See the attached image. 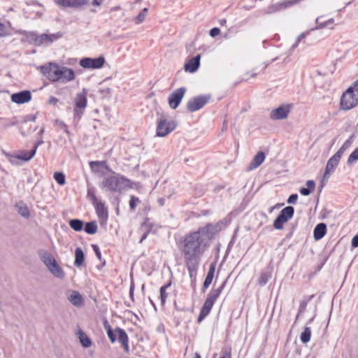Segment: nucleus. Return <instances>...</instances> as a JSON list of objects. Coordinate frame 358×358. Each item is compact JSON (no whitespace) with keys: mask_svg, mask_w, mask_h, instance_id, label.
<instances>
[{"mask_svg":"<svg viewBox=\"0 0 358 358\" xmlns=\"http://www.w3.org/2000/svg\"><path fill=\"white\" fill-rule=\"evenodd\" d=\"M206 248L204 238L196 231L187 236L184 239L182 250L190 277L196 271L200 257Z\"/></svg>","mask_w":358,"mask_h":358,"instance_id":"nucleus-1","label":"nucleus"},{"mask_svg":"<svg viewBox=\"0 0 358 358\" xmlns=\"http://www.w3.org/2000/svg\"><path fill=\"white\" fill-rule=\"evenodd\" d=\"M132 185L129 180L115 173L106 176L102 182L103 188L117 192L131 189L133 187Z\"/></svg>","mask_w":358,"mask_h":358,"instance_id":"nucleus-2","label":"nucleus"},{"mask_svg":"<svg viewBox=\"0 0 358 358\" xmlns=\"http://www.w3.org/2000/svg\"><path fill=\"white\" fill-rule=\"evenodd\" d=\"M40 260L45 264L49 272L58 279H64L65 273L62 268L58 264L55 258L48 251L41 250L38 251Z\"/></svg>","mask_w":358,"mask_h":358,"instance_id":"nucleus-3","label":"nucleus"},{"mask_svg":"<svg viewBox=\"0 0 358 358\" xmlns=\"http://www.w3.org/2000/svg\"><path fill=\"white\" fill-rule=\"evenodd\" d=\"M177 122L171 116L162 113L157 121L156 135L165 137L176 129Z\"/></svg>","mask_w":358,"mask_h":358,"instance_id":"nucleus-4","label":"nucleus"},{"mask_svg":"<svg viewBox=\"0 0 358 358\" xmlns=\"http://www.w3.org/2000/svg\"><path fill=\"white\" fill-rule=\"evenodd\" d=\"M357 105H358V92L351 85L343 93L341 97V108L343 110H348Z\"/></svg>","mask_w":358,"mask_h":358,"instance_id":"nucleus-5","label":"nucleus"},{"mask_svg":"<svg viewBox=\"0 0 358 358\" xmlns=\"http://www.w3.org/2000/svg\"><path fill=\"white\" fill-rule=\"evenodd\" d=\"M104 327L107 331L108 336L111 341V343H114L117 338L119 342L123 346L124 350L126 352L129 351V345H128V336L126 332L120 328L115 329L113 331L107 322H104Z\"/></svg>","mask_w":358,"mask_h":358,"instance_id":"nucleus-6","label":"nucleus"},{"mask_svg":"<svg viewBox=\"0 0 358 358\" xmlns=\"http://www.w3.org/2000/svg\"><path fill=\"white\" fill-rule=\"evenodd\" d=\"M224 286V283L219 287L218 289H213L210 292L207 299H206L203 308L201 310L200 315L199 316L198 320L201 322L210 311L214 302L220 296L222 290Z\"/></svg>","mask_w":358,"mask_h":358,"instance_id":"nucleus-7","label":"nucleus"},{"mask_svg":"<svg viewBox=\"0 0 358 358\" xmlns=\"http://www.w3.org/2000/svg\"><path fill=\"white\" fill-rule=\"evenodd\" d=\"M87 90L83 89V90L76 95L74 99L75 107L73 108V115L75 118L80 119L83 114L84 110L87 107Z\"/></svg>","mask_w":358,"mask_h":358,"instance_id":"nucleus-8","label":"nucleus"},{"mask_svg":"<svg viewBox=\"0 0 358 358\" xmlns=\"http://www.w3.org/2000/svg\"><path fill=\"white\" fill-rule=\"evenodd\" d=\"M211 99L210 94H203L194 96L187 103V109L195 112L201 109Z\"/></svg>","mask_w":358,"mask_h":358,"instance_id":"nucleus-9","label":"nucleus"},{"mask_svg":"<svg viewBox=\"0 0 358 358\" xmlns=\"http://www.w3.org/2000/svg\"><path fill=\"white\" fill-rule=\"evenodd\" d=\"M105 63L106 59L103 55L97 58L85 57L79 62L81 67L88 69H99L103 66Z\"/></svg>","mask_w":358,"mask_h":358,"instance_id":"nucleus-10","label":"nucleus"},{"mask_svg":"<svg viewBox=\"0 0 358 358\" xmlns=\"http://www.w3.org/2000/svg\"><path fill=\"white\" fill-rule=\"evenodd\" d=\"M61 66L57 63L50 62L41 67V72L50 81L58 82Z\"/></svg>","mask_w":358,"mask_h":358,"instance_id":"nucleus-11","label":"nucleus"},{"mask_svg":"<svg viewBox=\"0 0 358 358\" xmlns=\"http://www.w3.org/2000/svg\"><path fill=\"white\" fill-rule=\"evenodd\" d=\"M294 210L292 206L283 208L273 222V227L276 229H282L283 225L294 215Z\"/></svg>","mask_w":358,"mask_h":358,"instance_id":"nucleus-12","label":"nucleus"},{"mask_svg":"<svg viewBox=\"0 0 358 358\" xmlns=\"http://www.w3.org/2000/svg\"><path fill=\"white\" fill-rule=\"evenodd\" d=\"M292 108L291 104H282L271 111L270 117L274 120H285L288 117Z\"/></svg>","mask_w":358,"mask_h":358,"instance_id":"nucleus-13","label":"nucleus"},{"mask_svg":"<svg viewBox=\"0 0 358 358\" xmlns=\"http://www.w3.org/2000/svg\"><path fill=\"white\" fill-rule=\"evenodd\" d=\"M224 226L222 222L213 224H209L205 227L199 229L196 232L199 233L206 240V238H210L212 236L220 231Z\"/></svg>","mask_w":358,"mask_h":358,"instance_id":"nucleus-14","label":"nucleus"},{"mask_svg":"<svg viewBox=\"0 0 358 358\" xmlns=\"http://www.w3.org/2000/svg\"><path fill=\"white\" fill-rule=\"evenodd\" d=\"M186 89L185 87H180L174 90L169 96V105L172 109H176L180 103Z\"/></svg>","mask_w":358,"mask_h":358,"instance_id":"nucleus-15","label":"nucleus"},{"mask_svg":"<svg viewBox=\"0 0 358 358\" xmlns=\"http://www.w3.org/2000/svg\"><path fill=\"white\" fill-rule=\"evenodd\" d=\"M341 157L339 155L334 154L328 161L325 167L323 179H328L329 176L335 171L338 166Z\"/></svg>","mask_w":358,"mask_h":358,"instance_id":"nucleus-16","label":"nucleus"},{"mask_svg":"<svg viewBox=\"0 0 358 358\" xmlns=\"http://www.w3.org/2000/svg\"><path fill=\"white\" fill-rule=\"evenodd\" d=\"M59 6L77 8L88 4V0H54Z\"/></svg>","mask_w":358,"mask_h":358,"instance_id":"nucleus-17","label":"nucleus"},{"mask_svg":"<svg viewBox=\"0 0 358 358\" xmlns=\"http://www.w3.org/2000/svg\"><path fill=\"white\" fill-rule=\"evenodd\" d=\"M76 78L75 71L70 68L62 66L59 74V81L66 83L73 80Z\"/></svg>","mask_w":358,"mask_h":358,"instance_id":"nucleus-18","label":"nucleus"},{"mask_svg":"<svg viewBox=\"0 0 358 358\" xmlns=\"http://www.w3.org/2000/svg\"><path fill=\"white\" fill-rule=\"evenodd\" d=\"M11 101L17 104H23L28 103L31 99V92L28 90H24L11 95Z\"/></svg>","mask_w":358,"mask_h":358,"instance_id":"nucleus-19","label":"nucleus"},{"mask_svg":"<svg viewBox=\"0 0 358 358\" xmlns=\"http://www.w3.org/2000/svg\"><path fill=\"white\" fill-rule=\"evenodd\" d=\"M61 36L62 35L59 33L52 34H41L36 38V43L38 45L43 44L48 45L59 39Z\"/></svg>","mask_w":358,"mask_h":358,"instance_id":"nucleus-20","label":"nucleus"},{"mask_svg":"<svg viewBox=\"0 0 358 358\" xmlns=\"http://www.w3.org/2000/svg\"><path fill=\"white\" fill-rule=\"evenodd\" d=\"M43 143L44 142L42 140L38 141L37 143L34 145V149L31 151H30V152H27V151H24V150L20 151L17 155V157H18V159H20V160H22L24 162L29 161L35 155L38 147L40 146L41 145H42Z\"/></svg>","mask_w":358,"mask_h":358,"instance_id":"nucleus-21","label":"nucleus"},{"mask_svg":"<svg viewBox=\"0 0 358 358\" xmlns=\"http://www.w3.org/2000/svg\"><path fill=\"white\" fill-rule=\"evenodd\" d=\"M200 55H198L197 56L190 59L185 64V71L189 73H194L195 71H196L200 66Z\"/></svg>","mask_w":358,"mask_h":358,"instance_id":"nucleus-22","label":"nucleus"},{"mask_svg":"<svg viewBox=\"0 0 358 358\" xmlns=\"http://www.w3.org/2000/svg\"><path fill=\"white\" fill-rule=\"evenodd\" d=\"M68 300L76 307H81L84 304V299L77 291H71L68 295Z\"/></svg>","mask_w":358,"mask_h":358,"instance_id":"nucleus-23","label":"nucleus"},{"mask_svg":"<svg viewBox=\"0 0 358 358\" xmlns=\"http://www.w3.org/2000/svg\"><path fill=\"white\" fill-rule=\"evenodd\" d=\"M265 159V155L264 152H259L257 153V155L254 157L252 161L250 164L251 169H256L259 167L264 161Z\"/></svg>","mask_w":358,"mask_h":358,"instance_id":"nucleus-24","label":"nucleus"},{"mask_svg":"<svg viewBox=\"0 0 358 358\" xmlns=\"http://www.w3.org/2000/svg\"><path fill=\"white\" fill-rule=\"evenodd\" d=\"M326 225L324 223L318 224L314 229V238L315 240L321 239L326 234Z\"/></svg>","mask_w":358,"mask_h":358,"instance_id":"nucleus-25","label":"nucleus"},{"mask_svg":"<svg viewBox=\"0 0 358 358\" xmlns=\"http://www.w3.org/2000/svg\"><path fill=\"white\" fill-rule=\"evenodd\" d=\"M16 209L17 213L23 217L24 218H29L30 216V210L28 208V206L20 202L16 205Z\"/></svg>","mask_w":358,"mask_h":358,"instance_id":"nucleus-26","label":"nucleus"},{"mask_svg":"<svg viewBox=\"0 0 358 358\" xmlns=\"http://www.w3.org/2000/svg\"><path fill=\"white\" fill-rule=\"evenodd\" d=\"M322 17H319L316 19V23L317 24V27L316 29H323V28H332L334 24V20L333 18H330L326 21H322Z\"/></svg>","mask_w":358,"mask_h":358,"instance_id":"nucleus-27","label":"nucleus"},{"mask_svg":"<svg viewBox=\"0 0 358 358\" xmlns=\"http://www.w3.org/2000/svg\"><path fill=\"white\" fill-rule=\"evenodd\" d=\"M78 336L83 347L89 348L92 345L91 339L82 330L78 331Z\"/></svg>","mask_w":358,"mask_h":358,"instance_id":"nucleus-28","label":"nucleus"},{"mask_svg":"<svg viewBox=\"0 0 358 358\" xmlns=\"http://www.w3.org/2000/svg\"><path fill=\"white\" fill-rule=\"evenodd\" d=\"M306 186H307L306 188L303 187V188L300 189V193L303 196H308L315 189V182L313 180H308L306 182Z\"/></svg>","mask_w":358,"mask_h":358,"instance_id":"nucleus-29","label":"nucleus"},{"mask_svg":"<svg viewBox=\"0 0 358 358\" xmlns=\"http://www.w3.org/2000/svg\"><path fill=\"white\" fill-rule=\"evenodd\" d=\"M96 210L99 218L103 221H105L108 217V212L104 205L102 203H97L96 205Z\"/></svg>","mask_w":358,"mask_h":358,"instance_id":"nucleus-30","label":"nucleus"},{"mask_svg":"<svg viewBox=\"0 0 358 358\" xmlns=\"http://www.w3.org/2000/svg\"><path fill=\"white\" fill-rule=\"evenodd\" d=\"M85 256L81 248H77L75 251V262L76 266L80 267L84 262Z\"/></svg>","mask_w":358,"mask_h":358,"instance_id":"nucleus-31","label":"nucleus"},{"mask_svg":"<svg viewBox=\"0 0 358 358\" xmlns=\"http://www.w3.org/2000/svg\"><path fill=\"white\" fill-rule=\"evenodd\" d=\"M215 271V266L211 264L210 267L209 268V271L208 272L207 276L203 282V287L205 289H207L210 286V285L212 283V281H213V279L214 277Z\"/></svg>","mask_w":358,"mask_h":358,"instance_id":"nucleus-32","label":"nucleus"},{"mask_svg":"<svg viewBox=\"0 0 358 358\" xmlns=\"http://www.w3.org/2000/svg\"><path fill=\"white\" fill-rule=\"evenodd\" d=\"M148 12V9L147 8H144L139 13V14L133 19L134 22L136 24H140L143 23L146 18Z\"/></svg>","mask_w":358,"mask_h":358,"instance_id":"nucleus-33","label":"nucleus"},{"mask_svg":"<svg viewBox=\"0 0 358 358\" xmlns=\"http://www.w3.org/2000/svg\"><path fill=\"white\" fill-rule=\"evenodd\" d=\"M69 225L76 231H80L83 228V222L78 219H73L70 220Z\"/></svg>","mask_w":358,"mask_h":358,"instance_id":"nucleus-34","label":"nucleus"},{"mask_svg":"<svg viewBox=\"0 0 358 358\" xmlns=\"http://www.w3.org/2000/svg\"><path fill=\"white\" fill-rule=\"evenodd\" d=\"M352 143V137H350L349 139L345 141L340 149L336 152V154L339 155L342 157L344 152L348 150Z\"/></svg>","mask_w":358,"mask_h":358,"instance_id":"nucleus-35","label":"nucleus"},{"mask_svg":"<svg viewBox=\"0 0 358 358\" xmlns=\"http://www.w3.org/2000/svg\"><path fill=\"white\" fill-rule=\"evenodd\" d=\"M85 231L89 234H94L97 231V225L95 222H87L85 227Z\"/></svg>","mask_w":358,"mask_h":358,"instance_id":"nucleus-36","label":"nucleus"},{"mask_svg":"<svg viewBox=\"0 0 358 358\" xmlns=\"http://www.w3.org/2000/svg\"><path fill=\"white\" fill-rule=\"evenodd\" d=\"M311 331L309 327H306L301 334V341L303 343H308L310 340Z\"/></svg>","mask_w":358,"mask_h":358,"instance_id":"nucleus-37","label":"nucleus"},{"mask_svg":"<svg viewBox=\"0 0 358 358\" xmlns=\"http://www.w3.org/2000/svg\"><path fill=\"white\" fill-rule=\"evenodd\" d=\"M53 177L59 185H64L66 183L65 176L64 173L61 172H55Z\"/></svg>","mask_w":358,"mask_h":358,"instance_id":"nucleus-38","label":"nucleus"},{"mask_svg":"<svg viewBox=\"0 0 358 358\" xmlns=\"http://www.w3.org/2000/svg\"><path fill=\"white\" fill-rule=\"evenodd\" d=\"M171 282L168 283L167 285L162 286L160 288V297H161V302L162 304H164L166 302V299L167 297V294L166 293V289L170 287Z\"/></svg>","mask_w":358,"mask_h":358,"instance_id":"nucleus-39","label":"nucleus"},{"mask_svg":"<svg viewBox=\"0 0 358 358\" xmlns=\"http://www.w3.org/2000/svg\"><path fill=\"white\" fill-rule=\"evenodd\" d=\"M358 160V148L355 149L348 157V164L351 165L355 162Z\"/></svg>","mask_w":358,"mask_h":358,"instance_id":"nucleus-40","label":"nucleus"},{"mask_svg":"<svg viewBox=\"0 0 358 358\" xmlns=\"http://www.w3.org/2000/svg\"><path fill=\"white\" fill-rule=\"evenodd\" d=\"M269 278L270 275L268 273H262L258 278V283L262 286L264 285L267 283Z\"/></svg>","mask_w":358,"mask_h":358,"instance_id":"nucleus-41","label":"nucleus"},{"mask_svg":"<svg viewBox=\"0 0 358 358\" xmlns=\"http://www.w3.org/2000/svg\"><path fill=\"white\" fill-rule=\"evenodd\" d=\"M6 157H8V162L11 164L15 165V166L20 165V164L19 162V160H20V159H18V157H17V155H10V154H6Z\"/></svg>","mask_w":358,"mask_h":358,"instance_id":"nucleus-42","label":"nucleus"},{"mask_svg":"<svg viewBox=\"0 0 358 358\" xmlns=\"http://www.w3.org/2000/svg\"><path fill=\"white\" fill-rule=\"evenodd\" d=\"M283 7H282V3H275L273 5H272L269 8H268V13H274V12H277V11H280V10H283Z\"/></svg>","mask_w":358,"mask_h":358,"instance_id":"nucleus-43","label":"nucleus"},{"mask_svg":"<svg viewBox=\"0 0 358 358\" xmlns=\"http://www.w3.org/2000/svg\"><path fill=\"white\" fill-rule=\"evenodd\" d=\"M140 203V200L138 197H136L134 196H131V199L129 201V206L132 210H134L136 206Z\"/></svg>","mask_w":358,"mask_h":358,"instance_id":"nucleus-44","label":"nucleus"},{"mask_svg":"<svg viewBox=\"0 0 358 358\" xmlns=\"http://www.w3.org/2000/svg\"><path fill=\"white\" fill-rule=\"evenodd\" d=\"M298 0H285L282 1V5L284 9L289 8L293 5H294Z\"/></svg>","mask_w":358,"mask_h":358,"instance_id":"nucleus-45","label":"nucleus"},{"mask_svg":"<svg viewBox=\"0 0 358 358\" xmlns=\"http://www.w3.org/2000/svg\"><path fill=\"white\" fill-rule=\"evenodd\" d=\"M8 35L5 25L0 22V37H3Z\"/></svg>","mask_w":358,"mask_h":358,"instance_id":"nucleus-46","label":"nucleus"},{"mask_svg":"<svg viewBox=\"0 0 358 358\" xmlns=\"http://www.w3.org/2000/svg\"><path fill=\"white\" fill-rule=\"evenodd\" d=\"M298 199V195L296 194H292L289 196L287 203L290 204H294Z\"/></svg>","mask_w":358,"mask_h":358,"instance_id":"nucleus-47","label":"nucleus"},{"mask_svg":"<svg viewBox=\"0 0 358 358\" xmlns=\"http://www.w3.org/2000/svg\"><path fill=\"white\" fill-rule=\"evenodd\" d=\"M220 34V30L219 28L215 27L210 29V35L211 37H215L218 36Z\"/></svg>","mask_w":358,"mask_h":358,"instance_id":"nucleus-48","label":"nucleus"},{"mask_svg":"<svg viewBox=\"0 0 358 358\" xmlns=\"http://www.w3.org/2000/svg\"><path fill=\"white\" fill-rule=\"evenodd\" d=\"M221 358H231V349H225L222 352Z\"/></svg>","mask_w":358,"mask_h":358,"instance_id":"nucleus-49","label":"nucleus"},{"mask_svg":"<svg viewBox=\"0 0 358 358\" xmlns=\"http://www.w3.org/2000/svg\"><path fill=\"white\" fill-rule=\"evenodd\" d=\"M92 248L94 249V251L97 258L100 259H101V252H100L99 247L96 245H92Z\"/></svg>","mask_w":358,"mask_h":358,"instance_id":"nucleus-50","label":"nucleus"},{"mask_svg":"<svg viewBox=\"0 0 358 358\" xmlns=\"http://www.w3.org/2000/svg\"><path fill=\"white\" fill-rule=\"evenodd\" d=\"M352 246L353 248L358 247V234L355 236L352 240Z\"/></svg>","mask_w":358,"mask_h":358,"instance_id":"nucleus-51","label":"nucleus"},{"mask_svg":"<svg viewBox=\"0 0 358 358\" xmlns=\"http://www.w3.org/2000/svg\"><path fill=\"white\" fill-rule=\"evenodd\" d=\"M306 33H302L301 34H300V35L299 36V37L297 38V39H296V44H295V45H294L292 48H296V47L297 46V45H298V43H299L301 39L304 38H305V36H306Z\"/></svg>","mask_w":358,"mask_h":358,"instance_id":"nucleus-52","label":"nucleus"},{"mask_svg":"<svg viewBox=\"0 0 358 358\" xmlns=\"http://www.w3.org/2000/svg\"><path fill=\"white\" fill-rule=\"evenodd\" d=\"M58 101V99L54 96H51L50 99H49V101H48V103L49 104H55L56 103H57Z\"/></svg>","mask_w":358,"mask_h":358,"instance_id":"nucleus-53","label":"nucleus"},{"mask_svg":"<svg viewBox=\"0 0 358 358\" xmlns=\"http://www.w3.org/2000/svg\"><path fill=\"white\" fill-rule=\"evenodd\" d=\"M102 3V0H93L92 5L94 6H100Z\"/></svg>","mask_w":358,"mask_h":358,"instance_id":"nucleus-54","label":"nucleus"},{"mask_svg":"<svg viewBox=\"0 0 358 358\" xmlns=\"http://www.w3.org/2000/svg\"><path fill=\"white\" fill-rule=\"evenodd\" d=\"M56 123H58L59 124V126H61L62 128H64L65 129V131H66L67 130V127L66 125L63 122H61V121H59V120H56L55 121Z\"/></svg>","mask_w":358,"mask_h":358,"instance_id":"nucleus-55","label":"nucleus"},{"mask_svg":"<svg viewBox=\"0 0 358 358\" xmlns=\"http://www.w3.org/2000/svg\"><path fill=\"white\" fill-rule=\"evenodd\" d=\"M44 132H45V129L43 127V128L40 130V132H39V134H38V136H38V141L42 140V141H43V135Z\"/></svg>","mask_w":358,"mask_h":358,"instance_id":"nucleus-56","label":"nucleus"},{"mask_svg":"<svg viewBox=\"0 0 358 358\" xmlns=\"http://www.w3.org/2000/svg\"><path fill=\"white\" fill-rule=\"evenodd\" d=\"M88 196L91 197L94 202L96 201V196L91 191H88Z\"/></svg>","mask_w":358,"mask_h":358,"instance_id":"nucleus-57","label":"nucleus"},{"mask_svg":"<svg viewBox=\"0 0 358 358\" xmlns=\"http://www.w3.org/2000/svg\"><path fill=\"white\" fill-rule=\"evenodd\" d=\"M352 87L358 92V79L352 85Z\"/></svg>","mask_w":358,"mask_h":358,"instance_id":"nucleus-58","label":"nucleus"},{"mask_svg":"<svg viewBox=\"0 0 358 358\" xmlns=\"http://www.w3.org/2000/svg\"><path fill=\"white\" fill-rule=\"evenodd\" d=\"M99 162H90V166L93 168L94 165H98Z\"/></svg>","mask_w":358,"mask_h":358,"instance_id":"nucleus-59","label":"nucleus"},{"mask_svg":"<svg viewBox=\"0 0 358 358\" xmlns=\"http://www.w3.org/2000/svg\"><path fill=\"white\" fill-rule=\"evenodd\" d=\"M120 8H121L120 6H115V7L112 8L111 10L112 11L119 10H120Z\"/></svg>","mask_w":358,"mask_h":358,"instance_id":"nucleus-60","label":"nucleus"},{"mask_svg":"<svg viewBox=\"0 0 358 358\" xmlns=\"http://www.w3.org/2000/svg\"><path fill=\"white\" fill-rule=\"evenodd\" d=\"M146 236H147V235H146V234H144V235H143V237L141 238V239L140 240V243H141L143 242V241L144 239H145V238H146Z\"/></svg>","mask_w":358,"mask_h":358,"instance_id":"nucleus-61","label":"nucleus"},{"mask_svg":"<svg viewBox=\"0 0 358 358\" xmlns=\"http://www.w3.org/2000/svg\"><path fill=\"white\" fill-rule=\"evenodd\" d=\"M195 358H201V356L199 353L195 354Z\"/></svg>","mask_w":358,"mask_h":358,"instance_id":"nucleus-62","label":"nucleus"}]
</instances>
